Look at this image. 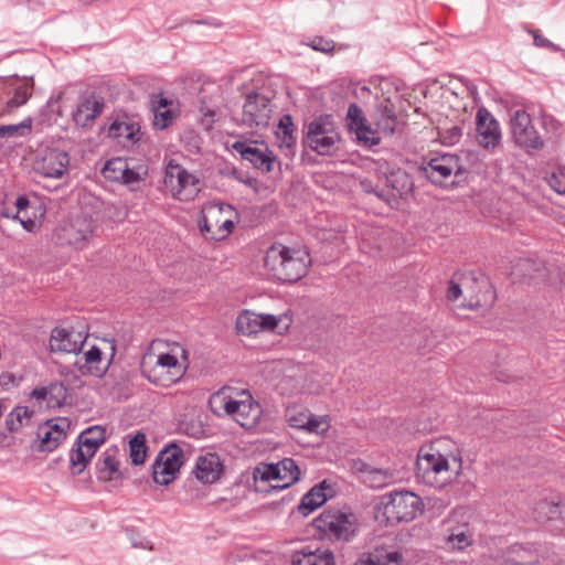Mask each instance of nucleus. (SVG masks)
<instances>
[{"instance_id":"nucleus-16","label":"nucleus","mask_w":565,"mask_h":565,"mask_svg":"<svg viewBox=\"0 0 565 565\" xmlns=\"http://www.w3.org/2000/svg\"><path fill=\"white\" fill-rule=\"evenodd\" d=\"M510 130L516 146L523 149L537 150L543 147V140L535 129L530 114L516 109L510 116Z\"/></svg>"},{"instance_id":"nucleus-38","label":"nucleus","mask_w":565,"mask_h":565,"mask_svg":"<svg viewBox=\"0 0 565 565\" xmlns=\"http://www.w3.org/2000/svg\"><path fill=\"white\" fill-rule=\"evenodd\" d=\"M34 411L28 406L14 407L6 417V427L9 431H18L24 426L30 425Z\"/></svg>"},{"instance_id":"nucleus-10","label":"nucleus","mask_w":565,"mask_h":565,"mask_svg":"<svg viewBox=\"0 0 565 565\" xmlns=\"http://www.w3.org/2000/svg\"><path fill=\"white\" fill-rule=\"evenodd\" d=\"M422 507V499L411 491L384 494L380 502V510L388 524L413 521Z\"/></svg>"},{"instance_id":"nucleus-58","label":"nucleus","mask_w":565,"mask_h":565,"mask_svg":"<svg viewBox=\"0 0 565 565\" xmlns=\"http://www.w3.org/2000/svg\"><path fill=\"white\" fill-rule=\"evenodd\" d=\"M84 3H90L93 0H81Z\"/></svg>"},{"instance_id":"nucleus-34","label":"nucleus","mask_w":565,"mask_h":565,"mask_svg":"<svg viewBox=\"0 0 565 565\" xmlns=\"http://www.w3.org/2000/svg\"><path fill=\"white\" fill-rule=\"evenodd\" d=\"M404 557L398 550L375 551L363 554L354 565H402Z\"/></svg>"},{"instance_id":"nucleus-30","label":"nucleus","mask_w":565,"mask_h":565,"mask_svg":"<svg viewBox=\"0 0 565 565\" xmlns=\"http://www.w3.org/2000/svg\"><path fill=\"white\" fill-rule=\"evenodd\" d=\"M15 207L17 213L13 215V218L18 220L25 231L34 233L40 230L45 215V210L42 205H38L39 215H34V217H29L26 215L28 210H31L32 206L25 196H19L17 199Z\"/></svg>"},{"instance_id":"nucleus-12","label":"nucleus","mask_w":565,"mask_h":565,"mask_svg":"<svg viewBox=\"0 0 565 565\" xmlns=\"http://www.w3.org/2000/svg\"><path fill=\"white\" fill-rule=\"evenodd\" d=\"M315 526L331 540L349 541L356 530V518L351 512L324 511L313 521Z\"/></svg>"},{"instance_id":"nucleus-32","label":"nucleus","mask_w":565,"mask_h":565,"mask_svg":"<svg viewBox=\"0 0 565 565\" xmlns=\"http://www.w3.org/2000/svg\"><path fill=\"white\" fill-rule=\"evenodd\" d=\"M108 137L117 140L122 147L134 146L140 138V128L126 121H114L108 128Z\"/></svg>"},{"instance_id":"nucleus-49","label":"nucleus","mask_w":565,"mask_h":565,"mask_svg":"<svg viewBox=\"0 0 565 565\" xmlns=\"http://www.w3.org/2000/svg\"><path fill=\"white\" fill-rule=\"evenodd\" d=\"M547 183L556 193L565 195V167L556 168L547 178Z\"/></svg>"},{"instance_id":"nucleus-48","label":"nucleus","mask_w":565,"mask_h":565,"mask_svg":"<svg viewBox=\"0 0 565 565\" xmlns=\"http://www.w3.org/2000/svg\"><path fill=\"white\" fill-rule=\"evenodd\" d=\"M395 476L388 470L375 469L370 472L369 481L374 488H382L394 482Z\"/></svg>"},{"instance_id":"nucleus-26","label":"nucleus","mask_w":565,"mask_h":565,"mask_svg":"<svg viewBox=\"0 0 565 565\" xmlns=\"http://www.w3.org/2000/svg\"><path fill=\"white\" fill-rule=\"evenodd\" d=\"M224 472L223 462L215 454L198 457L192 473L203 484L217 482Z\"/></svg>"},{"instance_id":"nucleus-23","label":"nucleus","mask_w":565,"mask_h":565,"mask_svg":"<svg viewBox=\"0 0 565 565\" xmlns=\"http://www.w3.org/2000/svg\"><path fill=\"white\" fill-rule=\"evenodd\" d=\"M501 129L498 120L486 108L477 113V140L487 150L494 149L501 142Z\"/></svg>"},{"instance_id":"nucleus-47","label":"nucleus","mask_w":565,"mask_h":565,"mask_svg":"<svg viewBox=\"0 0 565 565\" xmlns=\"http://www.w3.org/2000/svg\"><path fill=\"white\" fill-rule=\"evenodd\" d=\"M287 318V315H282V316H274V315H270V313H258V327H259V331L260 332H264V331H275L279 323Z\"/></svg>"},{"instance_id":"nucleus-52","label":"nucleus","mask_w":565,"mask_h":565,"mask_svg":"<svg viewBox=\"0 0 565 565\" xmlns=\"http://www.w3.org/2000/svg\"><path fill=\"white\" fill-rule=\"evenodd\" d=\"M311 47L315 51L322 52V53H330L334 50V43L330 40H326L323 38H315L311 41Z\"/></svg>"},{"instance_id":"nucleus-3","label":"nucleus","mask_w":565,"mask_h":565,"mask_svg":"<svg viewBox=\"0 0 565 565\" xmlns=\"http://www.w3.org/2000/svg\"><path fill=\"white\" fill-rule=\"evenodd\" d=\"M376 129L369 124L363 110L355 103L350 104L345 116L348 130L355 136L359 145L372 148L381 142V134L392 136L397 126L395 108L390 99L380 102L374 115Z\"/></svg>"},{"instance_id":"nucleus-45","label":"nucleus","mask_w":565,"mask_h":565,"mask_svg":"<svg viewBox=\"0 0 565 565\" xmlns=\"http://www.w3.org/2000/svg\"><path fill=\"white\" fill-rule=\"evenodd\" d=\"M31 130V119H25L17 125L0 126V137L24 136Z\"/></svg>"},{"instance_id":"nucleus-6","label":"nucleus","mask_w":565,"mask_h":565,"mask_svg":"<svg viewBox=\"0 0 565 565\" xmlns=\"http://www.w3.org/2000/svg\"><path fill=\"white\" fill-rule=\"evenodd\" d=\"M255 489L259 492L282 490L299 480L300 470L291 458H285L277 463H260L253 472Z\"/></svg>"},{"instance_id":"nucleus-40","label":"nucleus","mask_w":565,"mask_h":565,"mask_svg":"<svg viewBox=\"0 0 565 565\" xmlns=\"http://www.w3.org/2000/svg\"><path fill=\"white\" fill-rule=\"evenodd\" d=\"M512 275L524 277L530 280L539 279L544 276V267L541 263L531 259L520 260L514 267Z\"/></svg>"},{"instance_id":"nucleus-35","label":"nucleus","mask_w":565,"mask_h":565,"mask_svg":"<svg viewBox=\"0 0 565 565\" xmlns=\"http://www.w3.org/2000/svg\"><path fill=\"white\" fill-rule=\"evenodd\" d=\"M324 481L319 486H315L308 493H306L297 507V511L302 516H308L315 510L320 508L327 501L324 492Z\"/></svg>"},{"instance_id":"nucleus-39","label":"nucleus","mask_w":565,"mask_h":565,"mask_svg":"<svg viewBox=\"0 0 565 565\" xmlns=\"http://www.w3.org/2000/svg\"><path fill=\"white\" fill-rule=\"evenodd\" d=\"M235 329L238 334L253 335L259 333L258 313L250 310H243L236 318Z\"/></svg>"},{"instance_id":"nucleus-13","label":"nucleus","mask_w":565,"mask_h":565,"mask_svg":"<svg viewBox=\"0 0 565 565\" xmlns=\"http://www.w3.org/2000/svg\"><path fill=\"white\" fill-rule=\"evenodd\" d=\"M199 179L183 167L169 162L164 171V185L180 201H191L200 192Z\"/></svg>"},{"instance_id":"nucleus-27","label":"nucleus","mask_w":565,"mask_h":565,"mask_svg":"<svg viewBox=\"0 0 565 565\" xmlns=\"http://www.w3.org/2000/svg\"><path fill=\"white\" fill-rule=\"evenodd\" d=\"M105 179L122 184H132L142 180L141 175L130 169L126 159L113 158L108 160L104 168Z\"/></svg>"},{"instance_id":"nucleus-46","label":"nucleus","mask_w":565,"mask_h":565,"mask_svg":"<svg viewBox=\"0 0 565 565\" xmlns=\"http://www.w3.org/2000/svg\"><path fill=\"white\" fill-rule=\"evenodd\" d=\"M167 104V99L161 97L159 100V107L154 108L153 124L160 129L167 128L172 120L171 111L164 109Z\"/></svg>"},{"instance_id":"nucleus-59","label":"nucleus","mask_w":565,"mask_h":565,"mask_svg":"<svg viewBox=\"0 0 565 565\" xmlns=\"http://www.w3.org/2000/svg\"><path fill=\"white\" fill-rule=\"evenodd\" d=\"M288 327H289V323H286L284 330L286 331L288 329Z\"/></svg>"},{"instance_id":"nucleus-50","label":"nucleus","mask_w":565,"mask_h":565,"mask_svg":"<svg viewBox=\"0 0 565 565\" xmlns=\"http://www.w3.org/2000/svg\"><path fill=\"white\" fill-rule=\"evenodd\" d=\"M529 33L533 36L534 45L537 47L548 49L552 51H559V47L551 42L548 39L544 38L542 34H540L536 30H529Z\"/></svg>"},{"instance_id":"nucleus-57","label":"nucleus","mask_w":565,"mask_h":565,"mask_svg":"<svg viewBox=\"0 0 565 565\" xmlns=\"http://www.w3.org/2000/svg\"><path fill=\"white\" fill-rule=\"evenodd\" d=\"M470 292H472V294H479V295H482V294L479 291V289H478L477 287H472V288L470 289Z\"/></svg>"},{"instance_id":"nucleus-17","label":"nucleus","mask_w":565,"mask_h":565,"mask_svg":"<svg viewBox=\"0 0 565 565\" xmlns=\"http://www.w3.org/2000/svg\"><path fill=\"white\" fill-rule=\"evenodd\" d=\"M70 423L66 418H53L39 425L32 448L39 452L54 451L67 437Z\"/></svg>"},{"instance_id":"nucleus-28","label":"nucleus","mask_w":565,"mask_h":565,"mask_svg":"<svg viewBox=\"0 0 565 565\" xmlns=\"http://www.w3.org/2000/svg\"><path fill=\"white\" fill-rule=\"evenodd\" d=\"M291 565H335V557L329 548L311 550L309 546L294 552Z\"/></svg>"},{"instance_id":"nucleus-14","label":"nucleus","mask_w":565,"mask_h":565,"mask_svg":"<svg viewBox=\"0 0 565 565\" xmlns=\"http://www.w3.org/2000/svg\"><path fill=\"white\" fill-rule=\"evenodd\" d=\"M117 345L114 339H99L98 343L83 353L84 365L81 367L83 373H88L96 377H102L108 371L115 354Z\"/></svg>"},{"instance_id":"nucleus-8","label":"nucleus","mask_w":565,"mask_h":565,"mask_svg":"<svg viewBox=\"0 0 565 565\" xmlns=\"http://www.w3.org/2000/svg\"><path fill=\"white\" fill-rule=\"evenodd\" d=\"M235 217L236 211L230 204L209 202L202 207L198 223L202 235L220 241L231 234Z\"/></svg>"},{"instance_id":"nucleus-4","label":"nucleus","mask_w":565,"mask_h":565,"mask_svg":"<svg viewBox=\"0 0 565 565\" xmlns=\"http://www.w3.org/2000/svg\"><path fill=\"white\" fill-rule=\"evenodd\" d=\"M213 414L228 416L245 429H253L262 417V407L248 390L222 387L209 401Z\"/></svg>"},{"instance_id":"nucleus-19","label":"nucleus","mask_w":565,"mask_h":565,"mask_svg":"<svg viewBox=\"0 0 565 565\" xmlns=\"http://www.w3.org/2000/svg\"><path fill=\"white\" fill-rule=\"evenodd\" d=\"M55 235L61 244L73 246L76 249H83L93 235L92 221L86 216L70 218L60 225Z\"/></svg>"},{"instance_id":"nucleus-9","label":"nucleus","mask_w":565,"mask_h":565,"mask_svg":"<svg viewBox=\"0 0 565 565\" xmlns=\"http://www.w3.org/2000/svg\"><path fill=\"white\" fill-rule=\"evenodd\" d=\"M341 141L338 127L331 116H320L307 125L305 145L320 156L333 154Z\"/></svg>"},{"instance_id":"nucleus-29","label":"nucleus","mask_w":565,"mask_h":565,"mask_svg":"<svg viewBox=\"0 0 565 565\" xmlns=\"http://www.w3.org/2000/svg\"><path fill=\"white\" fill-rule=\"evenodd\" d=\"M104 102L96 96H89L81 100L77 105L73 119L79 127L89 126L103 111Z\"/></svg>"},{"instance_id":"nucleus-55","label":"nucleus","mask_w":565,"mask_h":565,"mask_svg":"<svg viewBox=\"0 0 565 565\" xmlns=\"http://www.w3.org/2000/svg\"><path fill=\"white\" fill-rule=\"evenodd\" d=\"M13 383V377L9 374L0 375V391L4 390L9 384Z\"/></svg>"},{"instance_id":"nucleus-44","label":"nucleus","mask_w":565,"mask_h":565,"mask_svg":"<svg viewBox=\"0 0 565 565\" xmlns=\"http://www.w3.org/2000/svg\"><path fill=\"white\" fill-rule=\"evenodd\" d=\"M438 137L444 146H455L462 137V128L459 125H450L438 129Z\"/></svg>"},{"instance_id":"nucleus-22","label":"nucleus","mask_w":565,"mask_h":565,"mask_svg":"<svg viewBox=\"0 0 565 565\" xmlns=\"http://www.w3.org/2000/svg\"><path fill=\"white\" fill-rule=\"evenodd\" d=\"M233 149L241 154L243 160L249 161L255 168L266 172L273 170L274 157L265 143L235 141Z\"/></svg>"},{"instance_id":"nucleus-41","label":"nucleus","mask_w":565,"mask_h":565,"mask_svg":"<svg viewBox=\"0 0 565 565\" xmlns=\"http://www.w3.org/2000/svg\"><path fill=\"white\" fill-rule=\"evenodd\" d=\"M146 435L141 431H138L130 440H129V457L131 463L135 466L143 465L147 458V446H146Z\"/></svg>"},{"instance_id":"nucleus-24","label":"nucleus","mask_w":565,"mask_h":565,"mask_svg":"<svg viewBox=\"0 0 565 565\" xmlns=\"http://www.w3.org/2000/svg\"><path fill=\"white\" fill-rule=\"evenodd\" d=\"M70 164L68 154L58 149H47L35 162V171L45 178L60 179Z\"/></svg>"},{"instance_id":"nucleus-15","label":"nucleus","mask_w":565,"mask_h":565,"mask_svg":"<svg viewBox=\"0 0 565 565\" xmlns=\"http://www.w3.org/2000/svg\"><path fill=\"white\" fill-rule=\"evenodd\" d=\"M183 465V451L175 444L167 446L161 450L152 466L153 481L160 486H168L173 482Z\"/></svg>"},{"instance_id":"nucleus-1","label":"nucleus","mask_w":565,"mask_h":565,"mask_svg":"<svg viewBox=\"0 0 565 565\" xmlns=\"http://www.w3.org/2000/svg\"><path fill=\"white\" fill-rule=\"evenodd\" d=\"M415 471L423 483L444 488L461 475V451L451 439L440 438L419 449Z\"/></svg>"},{"instance_id":"nucleus-56","label":"nucleus","mask_w":565,"mask_h":565,"mask_svg":"<svg viewBox=\"0 0 565 565\" xmlns=\"http://www.w3.org/2000/svg\"><path fill=\"white\" fill-rule=\"evenodd\" d=\"M29 217H34V215H39V210H38V206H32L31 210H28V214H26Z\"/></svg>"},{"instance_id":"nucleus-37","label":"nucleus","mask_w":565,"mask_h":565,"mask_svg":"<svg viewBox=\"0 0 565 565\" xmlns=\"http://www.w3.org/2000/svg\"><path fill=\"white\" fill-rule=\"evenodd\" d=\"M386 183L396 195H407L413 189V181L409 174L402 169H394L386 174Z\"/></svg>"},{"instance_id":"nucleus-21","label":"nucleus","mask_w":565,"mask_h":565,"mask_svg":"<svg viewBox=\"0 0 565 565\" xmlns=\"http://www.w3.org/2000/svg\"><path fill=\"white\" fill-rule=\"evenodd\" d=\"M87 334L73 327H55L50 338V348L53 352L77 354L86 342Z\"/></svg>"},{"instance_id":"nucleus-33","label":"nucleus","mask_w":565,"mask_h":565,"mask_svg":"<svg viewBox=\"0 0 565 565\" xmlns=\"http://www.w3.org/2000/svg\"><path fill=\"white\" fill-rule=\"evenodd\" d=\"M33 86V77L13 78L10 83L12 96L8 100V107L12 109L23 106L32 96Z\"/></svg>"},{"instance_id":"nucleus-31","label":"nucleus","mask_w":565,"mask_h":565,"mask_svg":"<svg viewBox=\"0 0 565 565\" xmlns=\"http://www.w3.org/2000/svg\"><path fill=\"white\" fill-rule=\"evenodd\" d=\"M119 454L120 450L116 446L107 448L97 461V470L104 480H118L121 478L119 470Z\"/></svg>"},{"instance_id":"nucleus-11","label":"nucleus","mask_w":565,"mask_h":565,"mask_svg":"<svg viewBox=\"0 0 565 565\" xmlns=\"http://www.w3.org/2000/svg\"><path fill=\"white\" fill-rule=\"evenodd\" d=\"M444 543L450 552L467 551L475 543V532L463 508L452 510L444 520Z\"/></svg>"},{"instance_id":"nucleus-18","label":"nucleus","mask_w":565,"mask_h":565,"mask_svg":"<svg viewBox=\"0 0 565 565\" xmlns=\"http://www.w3.org/2000/svg\"><path fill=\"white\" fill-rule=\"evenodd\" d=\"M273 108L268 97L258 93L248 94L243 105L242 124L249 128H266L270 122Z\"/></svg>"},{"instance_id":"nucleus-42","label":"nucleus","mask_w":565,"mask_h":565,"mask_svg":"<svg viewBox=\"0 0 565 565\" xmlns=\"http://www.w3.org/2000/svg\"><path fill=\"white\" fill-rule=\"evenodd\" d=\"M276 136L279 139V147L290 149L295 145L294 121L290 115H284L278 122Z\"/></svg>"},{"instance_id":"nucleus-51","label":"nucleus","mask_w":565,"mask_h":565,"mask_svg":"<svg viewBox=\"0 0 565 565\" xmlns=\"http://www.w3.org/2000/svg\"><path fill=\"white\" fill-rule=\"evenodd\" d=\"M537 509L540 512H544L548 519H554L559 513L558 503L547 501V500L541 501L537 504Z\"/></svg>"},{"instance_id":"nucleus-20","label":"nucleus","mask_w":565,"mask_h":565,"mask_svg":"<svg viewBox=\"0 0 565 565\" xmlns=\"http://www.w3.org/2000/svg\"><path fill=\"white\" fill-rule=\"evenodd\" d=\"M423 172L433 183L441 185L452 175H462L466 170L455 154L445 153L429 160Z\"/></svg>"},{"instance_id":"nucleus-5","label":"nucleus","mask_w":565,"mask_h":565,"mask_svg":"<svg viewBox=\"0 0 565 565\" xmlns=\"http://www.w3.org/2000/svg\"><path fill=\"white\" fill-rule=\"evenodd\" d=\"M311 263L306 249L290 248L275 244L268 248L265 256V266L278 280L295 282L301 279Z\"/></svg>"},{"instance_id":"nucleus-53","label":"nucleus","mask_w":565,"mask_h":565,"mask_svg":"<svg viewBox=\"0 0 565 565\" xmlns=\"http://www.w3.org/2000/svg\"><path fill=\"white\" fill-rule=\"evenodd\" d=\"M220 117V113L216 109H206L201 117V125L205 130L213 128L214 122Z\"/></svg>"},{"instance_id":"nucleus-2","label":"nucleus","mask_w":565,"mask_h":565,"mask_svg":"<svg viewBox=\"0 0 565 565\" xmlns=\"http://www.w3.org/2000/svg\"><path fill=\"white\" fill-rule=\"evenodd\" d=\"M189 352L178 342L156 340L140 362L142 376L157 386L169 387L186 373Z\"/></svg>"},{"instance_id":"nucleus-36","label":"nucleus","mask_w":565,"mask_h":565,"mask_svg":"<svg viewBox=\"0 0 565 565\" xmlns=\"http://www.w3.org/2000/svg\"><path fill=\"white\" fill-rule=\"evenodd\" d=\"M96 451L82 444L79 440L76 441L75 446L70 452V466L74 475H81L95 456Z\"/></svg>"},{"instance_id":"nucleus-54","label":"nucleus","mask_w":565,"mask_h":565,"mask_svg":"<svg viewBox=\"0 0 565 565\" xmlns=\"http://www.w3.org/2000/svg\"><path fill=\"white\" fill-rule=\"evenodd\" d=\"M47 394H49V392H47L46 387L34 388L31 393L32 397H34L39 401L46 399Z\"/></svg>"},{"instance_id":"nucleus-25","label":"nucleus","mask_w":565,"mask_h":565,"mask_svg":"<svg viewBox=\"0 0 565 565\" xmlns=\"http://www.w3.org/2000/svg\"><path fill=\"white\" fill-rule=\"evenodd\" d=\"M287 422L294 428L322 435L328 431L330 424L327 416L313 415L308 411L290 408L287 411Z\"/></svg>"},{"instance_id":"nucleus-7","label":"nucleus","mask_w":565,"mask_h":565,"mask_svg":"<svg viewBox=\"0 0 565 565\" xmlns=\"http://www.w3.org/2000/svg\"><path fill=\"white\" fill-rule=\"evenodd\" d=\"M447 297L451 301H458L463 297L461 306L469 309L487 308L494 302V290L487 278L467 276L461 282H449Z\"/></svg>"},{"instance_id":"nucleus-43","label":"nucleus","mask_w":565,"mask_h":565,"mask_svg":"<svg viewBox=\"0 0 565 565\" xmlns=\"http://www.w3.org/2000/svg\"><path fill=\"white\" fill-rule=\"evenodd\" d=\"M106 429L102 426H92L84 430L77 438L82 444L93 448L96 452L105 443Z\"/></svg>"}]
</instances>
